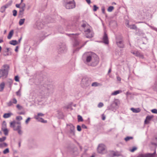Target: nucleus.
<instances>
[{
  "label": "nucleus",
  "instance_id": "nucleus-36",
  "mask_svg": "<svg viewBox=\"0 0 157 157\" xmlns=\"http://www.w3.org/2000/svg\"><path fill=\"white\" fill-rule=\"evenodd\" d=\"M79 44V42L77 40L75 39V42L74 43V46H77Z\"/></svg>",
  "mask_w": 157,
  "mask_h": 157
},
{
  "label": "nucleus",
  "instance_id": "nucleus-35",
  "mask_svg": "<svg viewBox=\"0 0 157 157\" xmlns=\"http://www.w3.org/2000/svg\"><path fill=\"white\" fill-rule=\"evenodd\" d=\"M16 107L19 110H21L23 109V107L19 104H17L16 106Z\"/></svg>",
  "mask_w": 157,
  "mask_h": 157
},
{
  "label": "nucleus",
  "instance_id": "nucleus-5",
  "mask_svg": "<svg viewBox=\"0 0 157 157\" xmlns=\"http://www.w3.org/2000/svg\"><path fill=\"white\" fill-rule=\"evenodd\" d=\"M10 126L13 128L14 131H17L19 129L21 128L20 122H15L13 121L10 123Z\"/></svg>",
  "mask_w": 157,
  "mask_h": 157
},
{
  "label": "nucleus",
  "instance_id": "nucleus-58",
  "mask_svg": "<svg viewBox=\"0 0 157 157\" xmlns=\"http://www.w3.org/2000/svg\"><path fill=\"white\" fill-rule=\"evenodd\" d=\"M69 27H70V28L71 29H74V25H72L71 26H70L69 25L67 26V28H69Z\"/></svg>",
  "mask_w": 157,
  "mask_h": 157
},
{
  "label": "nucleus",
  "instance_id": "nucleus-27",
  "mask_svg": "<svg viewBox=\"0 0 157 157\" xmlns=\"http://www.w3.org/2000/svg\"><path fill=\"white\" fill-rule=\"evenodd\" d=\"M121 92V90H116V91H114L111 94V95H116L117 94H119V93H120V92Z\"/></svg>",
  "mask_w": 157,
  "mask_h": 157
},
{
  "label": "nucleus",
  "instance_id": "nucleus-32",
  "mask_svg": "<svg viewBox=\"0 0 157 157\" xmlns=\"http://www.w3.org/2000/svg\"><path fill=\"white\" fill-rule=\"evenodd\" d=\"M153 88L154 90H157V80L155 81L154 86L153 87Z\"/></svg>",
  "mask_w": 157,
  "mask_h": 157
},
{
  "label": "nucleus",
  "instance_id": "nucleus-8",
  "mask_svg": "<svg viewBox=\"0 0 157 157\" xmlns=\"http://www.w3.org/2000/svg\"><path fill=\"white\" fill-rule=\"evenodd\" d=\"M86 36L88 38H91L94 36V33L90 29H87L85 31Z\"/></svg>",
  "mask_w": 157,
  "mask_h": 157
},
{
  "label": "nucleus",
  "instance_id": "nucleus-17",
  "mask_svg": "<svg viewBox=\"0 0 157 157\" xmlns=\"http://www.w3.org/2000/svg\"><path fill=\"white\" fill-rule=\"evenodd\" d=\"M130 109L134 113H138L141 111V109L139 108L135 109L133 108H131Z\"/></svg>",
  "mask_w": 157,
  "mask_h": 157
},
{
  "label": "nucleus",
  "instance_id": "nucleus-2",
  "mask_svg": "<svg viewBox=\"0 0 157 157\" xmlns=\"http://www.w3.org/2000/svg\"><path fill=\"white\" fill-rule=\"evenodd\" d=\"M9 69V66L7 64L3 65L0 69V78L2 77L6 78L7 77Z\"/></svg>",
  "mask_w": 157,
  "mask_h": 157
},
{
  "label": "nucleus",
  "instance_id": "nucleus-47",
  "mask_svg": "<svg viewBox=\"0 0 157 157\" xmlns=\"http://www.w3.org/2000/svg\"><path fill=\"white\" fill-rule=\"evenodd\" d=\"M16 119L17 120L20 121L22 120V117L21 116H18L16 117Z\"/></svg>",
  "mask_w": 157,
  "mask_h": 157
},
{
  "label": "nucleus",
  "instance_id": "nucleus-61",
  "mask_svg": "<svg viewBox=\"0 0 157 157\" xmlns=\"http://www.w3.org/2000/svg\"><path fill=\"white\" fill-rule=\"evenodd\" d=\"M37 115L39 116H43L44 115V114L41 113H39L37 114Z\"/></svg>",
  "mask_w": 157,
  "mask_h": 157
},
{
  "label": "nucleus",
  "instance_id": "nucleus-64",
  "mask_svg": "<svg viewBox=\"0 0 157 157\" xmlns=\"http://www.w3.org/2000/svg\"><path fill=\"white\" fill-rule=\"evenodd\" d=\"M20 5H21V4H16V6L17 8H21V6H20Z\"/></svg>",
  "mask_w": 157,
  "mask_h": 157
},
{
  "label": "nucleus",
  "instance_id": "nucleus-53",
  "mask_svg": "<svg viewBox=\"0 0 157 157\" xmlns=\"http://www.w3.org/2000/svg\"><path fill=\"white\" fill-rule=\"evenodd\" d=\"M103 104L102 103L100 102L98 105V107L99 108H101L103 106Z\"/></svg>",
  "mask_w": 157,
  "mask_h": 157
},
{
  "label": "nucleus",
  "instance_id": "nucleus-60",
  "mask_svg": "<svg viewBox=\"0 0 157 157\" xmlns=\"http://www.w3.org/2000/svg\"><path fill=\"white\" fill-rule=\"evenodd\" d=\"M102 12L103 13H105V8L104 7H102L101 8Z\"/></svg>",
  "mask_w": 157,
  "mask_h": 157
},
{
  "label": "nucleus",
  "instance_id": "nucleus-29",
  "mask_svg": "<svg viewBox=\"0 0 157 157\" xmlns=\"http://www.w3.org/2000/svg\"><path fill=\"white\" fill-rule=\"evenodd\" d=\"M25 19H21L19 21V24L20 25H22L24 22Z\"/></svg>",
  "mask_w": 157,
  "mask_h": 157
},
{
  "label": "nucleus",
  "instance_id": "nucleus-26",
  "mask_svg": "<svg viewBox=\"0 0 157 157\" xmlns=\"http://www.w3.org/2000/svg\"><path fill=\"white\" fill-rule=\"evenodd\" d=\"M25 10V9L20 8L19 11V15H22L24 13V12Z\"/></svg>",
  "mask_w": 157,
  "mask_h": 157
},
{
  "label": "nucleus",
  "instance_id": "nucleus-7",
  "mask_svg": "<svg viewBox=\"0 0 157 157\" xmlns=\"http://www.w3.org/2000/svg\"><path fill=\"white\" fill-rule=\"evenodd\" d=\"M65 6L67 9H72L75 7V5L72 1H69L65 3Z\"/></svg>",
  "mask_w": 157,
  "mask_h": 157
},
{
  "label": "nucleus",
  "instance_id": "nucleus-46",
  "mask_svg": "<svg viewBox=\"0 0 157 157\" xmlns=\"http://www.w3.org/2000/svg\"><path fill=\"white\" fill-rule=\"evenodd\" d=\"M21 5V8L25 9V5L24 3H20Z\"/></svg>",
  "mask_w": 157,
  "mask_h": 157
},
{
  "label": "nucleus",
  "instance_id": "nucleus-45",
  "mask_svg": "<svg viewBox=\"0 0 157 157\" xmlns=\"http://www.w3.org/2000/svg\"><path fill=\"white\" fill-rule=\"evenodd\" d=\"M6 137L5 136L2 137V138H0V142H2L4 141L6 139Z\"/></svg>",
  "mask_w": 157,
  "mask_h": 157
},
{
  "label": "nucleus",
  "instance_id": "nucleus-25",
  "mask_svg": "<svg viewBox=\"0 0 157 157\" xmlns=\"http://www.w3.org/2000/svg\"><path fill=\"white\" fill-rule=\"evenodd\" d=\"M10 44L11 45H15L17 44V42L16 40H12L10 41Z\"/></svg>",
  "mask_w": 157,
  "mask_h": 157
},
{
  "label": "nucleus",
  "instance_id": "nucleus-38",
  "mask_svg": "<svg viewBox=\"0 0 157 157\" xmlns=\"http://www.w3.org/2000/svg\"><path fill=\"white\" fill-rule=\"evenodd\" d=\"M7 146V144L6 143H2L0 144V146L2 147H5Z\"/></svg>",
  "mask_w": 157,
  "mask_h": 157
},
{
  "label": "nucleus",
  "instance_id": "nucleus-59",
  "mask_svg": "<svg viewBox=\"0 0 157 157\" xmlns=\"http://www.w3.org/2000/svg\"><path fill=\"white\" fill-rule=\"evenodd\" d=\"M137 51H132L131 52V53L133 54V55H135V56H136V53L137 52Z\"/></svg>",
  "mask_w": 157,
  "mask_h": 157
},
{
  "label": "nucleus",
  "instance_id": "nucleus-50",
  "mask_svg": "<svg viewBox=\"0 0 157 157\" xmlns=\"http://www.w3.org/2000/svg\"><path fill=\"white\" fill-rule=\"evenodd\" d=\"M21 128H20L17 131L18 133L20 135H21L22 133V131L21 130Z\"/></svg>",
  "mask_w": 157,
  "mask_h": 157
},
{
  "label": "nucleus",
  "instance_id": "nucleus-56",
  "mask_svg": "<svg viewBox=\"0 0 157 157\" xmlns=\"http://www.w3.org/2000/svg\"><path fill=\"white\" fill-rule=\"evenodd\" d=\"M15 80L16 82L19 81V78L17 76H16L15 77Z\"/></svg>",
  "mask_w": 157,
  "mask_h": 157
},
{
  "label": "nucleus",
  "instance_id": "nucleus-52",
  "mask_svg": "<svg viewBox=\"0 0 157 157\" xmlns=\"http://www.w3.org/2000/svg\"><path fill=\"white\" fill-rule=\"evenodd\" d=\"M12 101L10 100V101H9L8 103H7V105L8 106H10L12 105Z\"/></svg>",
  "mask_w": 157,
  "mask_h": 157
},
{
  "label": "nucleus",
  "instance_id": "nucleus-48",
  "mask_svg": "<svg viewBox=\"0 0 157 157\" xmlns=\"http://www.w3.org/2000/svg\"><path fill=\"white\" fill-rule=\"evenodd\" d=\"M16 95L17 96H20L21 95V90L19 89L18 91L16 92Z\"/></svg>",
  "mask_w": 157,
  "mask_h": 157
},
{
  "label": "nucleus",
  "instance_id": "nucleus-20",
  "mask_svg": "<svg viewBox=\"0 0 157 157\" xmlns=\"http://www.w3.org/2000/svg\"><path fill=\"white\" fill-rule=\"evenodd\" d=\"M2 131L3 132L4 134L7 136L8 134V130L6 128H2Z\"/></svg>",
  "mask_w": 157,
  "mask_h": 157
},
{
  "label": "nucleus",
  "instance_id": "nucleus-22",
  "mask_svg": "<svg viewBox=\"0 0 157 157\" xmlns=\"http://www.w3.org/2000/svg\"><path fill=\"white\" fill-rule=\"evenodd\" d=\"M136 56L142 59H143L144 58V56L143 54L138 51L137 52Z\"/></svg>",
  "mask_w": 157,
  "mask_h": 157
},
{
  "label": "nucleus",
  "instance_id": "nucleus-62",
  "mask_svg": "<svg viewBox=\"0 0 157 157\" xmlns=\"http://www.w3.org/2000/svg\"><path fill=\"white\" fill-rule=\"evenodd\" d=\"M18 113V114H20V115H22V114L24 115L25 114V112H21L19 113Z\"/></svg>",
  "mask_w": 157,
  "mask_h": 157
},
{
  "label": "nucleus",
  "instance_id": "nucleus-44",
  "mask_svg": "<svg viewBox=\"0 0 157 157\" xmlns=\"http://www.w3.org/2000/svg\"><path fill=\"white\" fill-rule=\"evenodd\" d=\"M155 140L157 141L156 143H154L153 142H151V144L153 145H154L156 146H157V137L155 138Z\"/></svg>",
  "mask_w": 157,
  "mask_h": 157
},
{
  "label": "nucleus",
  "instance_id": "nucleus-39",
  "mask_svg": "<svg viewBox=\"0 0 157 157\" xmlns=\"http://www.w3.org/2000/svg\"><path fill=\"white\" fill-rule=\"evenodd\" d=\"M11 101L12 103L16 104L17 103V101L15 98H13Z\"/></svg>",
  "mask_w": 157,
  "mask_h": 157
},
{
  "label": "nucleus",
  "instance_id": "nucleus-24",
  "mask_svg": "<svg viewBox=\"0 0 157 157\" xmlns=\"http://www.w3.org/2000/svg\"><path fill=\"white\" fill-rule=\"evenodd\" d=\"M13 30H11L10 32L9 35L7 36V38L9 39H10L12 36H13Z\"/></svg>",
  "mask_w": 157,
  "mask_h": 157
},
{
  "label": "nucleus",
  "instance_id": "nucleus-19",
  "mask_svg": "<svg viewBox=\"0 0 157 157\" xmlns=\"http://www.w3.org/2000/svg\"><path fill=\"white\" fill-rule=\"evenodd\" d=\"M127 25V27L131 29H136L137 28L136 26L135 25H128V23Z\"/></svg>",
  "mask_w": 157,
  "mask_h": 157
},
{
  "label": "nucleus",
  "instance_id": "nucleus-49",
  "mask_svg": "<svg viewBox=\"0 0 157 157\" xmlns=\"http://www.w3.org/2000/svg\"><path fill=\"white\" fill-rule=\"evenodd\" d=\"M31 118L30 117H28L26 120L25 121V123L26 124H28Z\"/></svg>",
  "mask_w": 157,
  "mask_h": 157
},
{
  "label": "nucleus",
  "instance_id": "nucleus-14",
  "mask_svg": "<svg viewBox=\"0 0 157 157\" xmlns=\"http://www.w3.org/2000/svg\"><path fill=\"white\" fill-rule=\"evenodd\" d=\"M153 117V116H147L146 117V119L144 121L145 124H148L149 123L150 121Z\"/></svg>",
  "mask_w": 157,
  "mask_h": 157
},
{
  "label": "nucleus",
  "instance_id": "nucleus-43",
  "mask_svg": "<svg viewBox=\"0 0 157 157\" xmlns=\"http://www.w3.org/2000/svg\"><path fill=\"white\" fill-rule=\"evenodd\" d=\"M137 157H146L145 154H139Z\"/></svg>",
  "mask_w": 157,
  "mask_h": 157
},
{
  "label": "nucleus",
  "instance_id": "nucleus-37",
  "mask_svg": "<svg viewBox=\"0 0 157 157\" xmlns=\"http://www.w3.org/2000/svg\"><path fill=\"white\" fill-rule=\"evenodd\" d=\"M137 149V148L136 147H133L131 149H130L129 151L131 152H134L135 150H136Z\"/></svg>",
  "mask_w": 157,
  "mask_h": 157
},
{
  "label": "nucleus",
  "instance_id": "nucleus-18",
  "mask_svg": "<svg viewBox=\"0 0 157 157\" xmlns=\"http://www.w3.org/2000/svg\"><path fill=\"white\" fill-rule=\"evenodd\" d=\"M13 114L11 113H5L3 115V117L5 118H7L10 117Z\"/></svg>",
  "mask_w": 157,
  "mask_h": 157
},
{
  "label": "nucleus",
  "instance_id": "nucleus-34",
  "mask_svg": "<svg viewBox=\"0 0 157 157\" xmlns=\"http://www.w3.org/2000/svg\"><path fill=\"white\" fill-rule=\"evenodd\" d=\"M6 124L5 121H3L2 125V128H6Z\"/></svg>",
  "mask_w": 157,
  "mask_h": 157
},
{
  "label": "nucleus",
  "instance_id": "nucleus-23",
  "mask_svg": "<svg viewBox=\"0 0 157 157\" xmlns=\"http://www.w3.org/2000/svg\"><path fill=\"white\" fill-rule=\"evenodd\" d=\"M5 86V84L4 82H2L0 84V91H2L4 88Z\"/></svg>",
  "mask_w": 157,
  "mask_h": 157
},
{
  "label": "nucleus",
  "instance_id": "nucleus-63",
  "mask_svg": "<svg viewBox=\"0 0 157 157\" xmlns=\"http://www.w3.org/2000/svg\"><path fill=\"white\" fill-rule=\"evenodd\" d=\"M82 127L83 128H86L87 127L84 124L82 125Z\"/></svg>",
  "mask_w": 157,
  "mask_h": 157
},
{
  "label": "nucleus",
  "instance_id": "nucleus-13",
  "mask_svg": "<svg viewBox=\"0 0 157 157\" xmlns=\"http://www.w3.org/2000/svg\"><path fill=\"white\" fill-rule=\"evenodd\" d=\"M103 40L104 43L105 44H108L109 43V41L107 35L106 33L105 32L104 35L103 36Z\"/></svg>",
  "mask_w": 157,
  "mask_h": 157
},
{
  "label": "nucleus",
  "instance_id": "nucleus-15",
  "mask_svg": "<svg viewBox=\"0 0 157 157\" xmlns=\"http://www.w3.org/2000/svg\"><path fill=\"white\" fill-rule=\"evenodd\" d=\"M38 121L41 122L45 123L47 122L46 121H44V120L41 118H40L39 116L38 115L35 116L34 117Z\"/></svg>",
  "mask_w": 157,
  "mask_h": 157
},
{
  "label": "nucleus",
  "instance_id": "nucleus-30",
  "mask_svg": "<svg viewBox=\"0 0 157 157\" xmlns=\"http://www.w3.org/2000/svg\"><path fill=\"white\" fill-rule=\"evenodd\" d=\"M133 139V137L132 136H127L124 138V140L126 141H128Z\"/></svg>",
  "mask_w": 157,
  "mask_h": 157
},
{
  "label": "nucleus",
  "instance_id": "nucleus-57",
  "mask_svg": "<svg viewBox=\"0 0 157 157\" xmlns=\"http://www.w3.org/2000/svg\"><path fill=\"white\" fill-rule=\"evenodd\" d=\"M149 26L152 29L155 31H156L157 32V28H155L154 27L151 26L149 25Z\"/></svg>",
  "mask_w": 157,
  "mask_h": 157
},
{
  "label": "nucleus",
  "instance_id": "nucleus-40",
  "mask_svg": "<svg viewBox=\"0 0 157 157\" xmlns=\"http://www.w3.org/2000/svg\"><path fill=\"white\" fill-rule=\"evenodd\" d=\"M113 156H119V153L117 152H114L113 154Z\"/></svg>",
  "mask_w": 157,
  "mask_h": 157
},
{
  "label": "nucleus",
  "instance_id": "nucleus-4",
  "mask_svg": "<svg viewBox=\"0 0 157 157\" xmlns=\"http://www.w3.org/2000/svg\"><path fill=\"white\" fill-rule=\"evenodd\" d=\"M116 43L117 46L120 48H123L124 45L122 40V37L121 36H117L116 37Z\"/></svg>",
  "mask_w": 157,
  "mask_h": 157
},
{
  "label": "nucleus",
  "instance_id": "nucleus-33",
  "mask_svg": "<svg viewBox=\"0 0 157 157\" xmlns=\"http://www.w3.org/2000/svg\"><path fill=\"white\" fill-rule=\"evenodd\" d=\"M114 9V7L113 6H110L108 9V11L109 12H111Z\"/></svg>",
  "mask_w": 157,
  "mask_h": 157
},
{
  "label": "nucleus",
  "instance_id": "nucleus-10",
  "mask_svg": "<svg viewBox=\"0 0 157 157\" xmlns=\"http://www.w3.org/2000/svg\"><path fill=\"white\" fill-rule=\"evenodd\" d=\"M67 128L68 129H70V133L74 135H75V127L74 125L72 124H67Z\"/></svg>",
  "mask_w": 157,
  "mask_h": 157
},
{
  "label": "nucleus",
  "instance_id": "nucleus-54",
  "mask_svg": "<svg viewBox=\"0 0 157 157\" xmlns=\"http://www.w3.org/2000/svg\"><path fill=\"white\" fill-rule=\"evenodd\" d=\"M13 15L14 16H16L17 14V11L15 10H14L13 11Z\"/></svg>",
  "mask_w": 157,
  "mask_h": 157
},
{
  "label": "nucleus",
  "instance_id": "nucleus-6",
  "mask_svg": "<svg viewBox=\"0 0 157 157\" xmlns=\"http://www.w3.org/2000/svg\"><path fill=\"white\" fill-rule=\"evenodd\" d=\"M97 151L98 153L101 154H104L106 152V147L103 144H99L98 147Z\"/></svg>",
  "mask_w": 157,
  "mask_h": 157
},
{
  "label": "nucleus",
  "instance_id": "nucleus-21",
  "mask_svg": "<svg viewBox=\"0 0 157 157\" xmlns=\"http://www.w3.org/2000/svg\"><path fill=\"white\" fill-rule=\"evenodd\" d=\"M79 35L78 33H76V34H67V35L71 37H73L74 38H75L76 36H77Z\"/></svg>",
  "mask_w": 157,
  "mask_h": 157
},
{
  "label": "nucleus",
  "instance_id": "nucleus-51",
  "mask_svg": "<svg viewBox=\"0 0 157 157\" xmlns=\"http://www.w3.org/2000/svg\"><path fill=\"white\" fill-rule=\"evenodd\" d=\"M151 112L153 113L157 114V109H152Z\"/></svg>",
  "mask_w": 157,
  "mask_h": 157
},
{
  "label": "nucleus",
  "instance_id": "nucleus-12",
  "mask_svg": "<svg viewBox=\"0 0 157 157\" xmlns=\"http://www.w3.org/2000/svg\"><path fill=\"white\" fill-rule=\"evenodd\" d=\"M59 50L61 53H63L66 50V48L65 44L61 43L59 45Z\"/></svg>",
  "mask_w": 157,
  "mask_h": 157
},
{
  "label": "nucleus",
  "instance_id": "nucleus-9",
  "mask_svg": "<svg viewBox=\"0 0 157 157\" xmlns=\"http://www.w3.org/2000/svg\"><path fill=\"white\" fill-rule=\"evenodd\" d=\"M44 27L43 24L40 21H38L36 22L34 25L35 28L38 29H41Z\"/></svg>",
  "mask_w": 157,
  "mask_h": 157
},
{
  "label": "nucleus",
  "instance_id": "nucleus-1",
  "mask_svg": "<svg viewBox=\"0 0 157 157\" xmlns=\"http://www.w3.org/2000/svg\"><path fill=\"white\" fill-rule=\"evenodd\" d=\"M82 60L86 64L91 62L90 65L92 66H96L99 62L98 58L97 56L95 55V56H93V53L90 52L84 53L82 56Z\"/></svg>",
  "mask_w": 157,
  "mask_h": 157
},
{
  "label": "nucleus",
  "instance_id": "nucleus-3",
  "mask_svg": "<svg viewBox=\"0 0 157 157\" xmlns=\"http://www.w3.org/2000/svg\"><path fill=\"white\" fill-rule=\"evenodd\" d=\"M91 82L90 78L87 77H83L81 81V86L83 88H86L90 85Z\"/></svg>",
  "mask_w": 157,
  "mask_h": 157
},
{
  "label": "nucleus",
  "instance_id": "nucleus-55",
  "mask_svg": "<svg viewBox=\"0 0 157 157\" xmlns=\"http://www.w3.org/2000/svg\"><path fill=\"white\" fill-rule=\"evenodd\" d=\"M77 129L78 131H80L81 130V128L79 125H78L77 126Z\"/></svg>",
  "mask_w": 157,
  "mask_h": 157
},
{
  "label": "nucleus",
  "instance_id": "nucleus-16",
  "mask_svg": "<svg viewBox=\"0 0 157 157\" xmlns=\"http://www.w3.org/2000/svg\"><path fill=\"white\" fill-rule=\"evenodd\" d=\"M146 157H155L156 156V150H155L154 152L153 153H147L145 154Z\"/></svg>",
  "mask_w": 157,
  "mask_h": 157
},
{
  "label": "nucleus",
  "instance_id": "nucleus-28",
  "mask_svg": "<svg viewBox=\"0 0 157 157\" xmlns=\"http://www.w3.org/2000/svg\"><path fill=\"white\" fill-rule=\"evenodd\" d=\"M100 85V83H98L96 82H94L92 83L91 84V86H94V87L98 86Z\"/></svg>",
  "mask_w": 157,
  "mask_h": 157
},
{
  "label": "nucleus",
  "instance_id": "nucleus-31",
  "mask_svg": "<svg viewBox=\"0 0 157 157\" xmlns=\"http://www.w3.org/2000/svg\"><path fill=\"white\" fill-rule=\"evenodd\" d=\"M78 122L82 121H83L82 117L79 115L78 116Z\"/></svg>",
  "mask_w": 157,
  "mask_h": 157
},
{
  "label": "nucleus",
  "instance_id": "nucleus-41",
  "mask_svg": "<svg viewBox=\"0 0 157 157\" xmlns=\"http://www.w3.org/2000/svg\"><path fill=\"white\" fill-rule=\"evenodd\" d=\"M9 152V149L7 148L4 150L3 151V153L4 154H6Z\"/></svg>",
  "mask_w": 157,
  "mask_h": 157
},
{
  "label": "nucleus",
  "instance_id": "nucleus-42",
  "mask_svg": "<svg viewBox=\"0 0 157 157\" xmlns=\"http://www.w3.org/2000/svg\"><path fill=\"white\" fill-rule=\"evenodd\" d=\"M93 10L94 11H96L98 9V7L96 6V5H94L93 6Z\"/></svg>",
  "mask_w": 157,
  "mask_h": 157
},
{
  "label": "nucleus",
  "instance_id": "nucleus-11",
  "mask_svg": "<svg viewBox=\"0 0 157 157\" xmlns=\"http://www.w3.org/2000/svg\"><path fill=\"white\" fill-rule=\"evenodd\" d=\"M12 3V1L10 0L6 4H5L4 6H2L1 7V10H2V12H4L6 9L9 7V6H10Z\"/></svg>",
  "mask_w": 157,
  "mask_h": 157
}]
</instances>
